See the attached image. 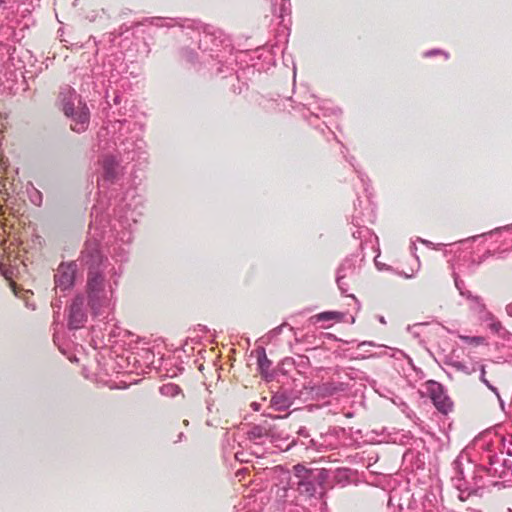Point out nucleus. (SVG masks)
I'll return each mask as SVG.
<instances>
[{"instance_id":"obj_1","label":"nucleus","mask_w":512,"mask_h":512,"mask_svg":"<svg viewBox=\"0 0 512 512\" xmlns=\"http://www.w3.org/2000/svg\"><path fill=\"white\" fill-rule=\"evenodd\" d=\"M427 394L431 398L437 410L443 414H448L453 409V402L444 393L443 386L433 380L426 382Z\"/></svg>"},{"instance_id":"obj_2","label":"nucleus","mask_w":512,"mask_h":512,"mask_svg":"<svg viewBox=\"0 0 512 512\" xmlns=\"http://www.w3.org/2000/svg\"><path fill=\"white\" fill-rule=\"evenodd\" d=\"M74 277H75V264L62 263L58 267L57 273L55 274V283L62 290H66L73 285Z\"/></svg>"},{"instance_id":"obj_3","label":"nucleus","mask_w":512,"mask_h":512,"mask_svg":"<svg viewBox=\"0 0 512 512\" xmlns=\"http://www.w3.org/2000/svg\"><path fill=\"white\" fill-rule=\"evenodd\" d=\"M71 129L77 133L85 131L89 124V110L86 104L78 102L77 111L74 117H71Z\"/></svg>"},{"instance_id":"obj_4","label":"nucleus","mask_w":512,"mask_h":512,"mask_svg":"<svg viewBox=\"0 0 512 512\" xmlns=\"http://www.w3.org/2000/svg\"><path fill=\"white\" fill-rule=\"evenodd\" d=\"M86 320L83 311V298H76L70 306L69 325L73 329L80 328Z\"/></svg>"},{"instance_id":"obj_5","label":"nucleus","mask_w":512,"mask_h":512,"mask_svg":"<svg viewBox=\"0 0 512 512\" xmlns=\"http://www.w3.org/2000/svg\"><path fill=\"white\" fill-rule=\"evenodd\" d=\"M271 406L277 411H284L290 407V398L283 392H278L270 400Z\"/></svg>"},{"instance_id":"obj_6","label":"nucleus","mask_w":512,"mask_h":512,"mask_svg":"<svg viewBox=\"0 0 512 512\" xmlns=\"http://www.w3.org/2000/svg\"><path fill=\"white\" fill-rule=\"evenodd\" d=\"M103 278L97 272H90L88 275V289L90 294L100 291L102 287ZM92 297V295H90Z\"/></svg>"},{"instance_id":"obj_7","label":"nucleus","mask_w":512,"mask_h":512,"mask_svg":"<svg viewBox=\"0 0 512 512\" xmlns=\"http://www.w3.org/2000/svg\"><path fill=\"white\" fill-rule=\"evenodd\" d=\"M298 490L301 494H306L310 497L316 493V487L311 479L299 480Z\"/></svg>"},{"instance_id":"obj_8","label":"nucleus","mask_w":512,"mask_h":512,"mask_svg":"<svg viewBox=\"0 0 512 512\" xmlns=\"http://www.w3.org/2000/svg\"><path fill=\"white\" fill-rule=\"evenodd\" d=\"M317 321H341L343 316L339 312L327 311L314 316Z\"/></svg>"},{"instance_id":"obj_9","label":"nucleus","mask_w":512,"mask_h":512,"mask_svg":"<svg viewBox=\"0 0 512 512\" xmlns=\"http://www.w3.org/2000/svg\"><path fill=\"white\" fill-rule=\"evenodd\" d=\"M293 469L295 476L300 480H307L311 478V471L308 470L305 466L297 464Z\"/></svg>"},{"instance_id":"obj_10","label":"nucleus","mask_w":512,"mask_h":512,"mask_svg":"<svg viewBox=\"0 0 512 512\" xmlns=\"http://www.w3.org/2000/svg\"><path fill=\"white\" fill-rule=\"evenodd\" d=\"M459 337L465 343L473 345V346H478L484 342V338L480 337V336L470 337V336L460 335Z\"/></svg>"},{"instance_id":"obj_11","label":"nucleus","mask_w":512,"mask_h":512,"mask_svg":"<svg viewBox=\"0 0 512 512\" xmlns=\"http://www.w3.org/2000/svg\"><path fill=\"white\" fill-rule=\"evenodd\" d=\"M64 114L67 116V117H74V114L76 113L77 111V107L74 106L73 103L71 102H65L63 103V108H62Z\"/></svg>"},{"instance_id":"obj_12","label":"nucleus","mask_w":512,"mask_h":512,"mask_svg":"<svg viewBox=\"0 0 512 512\" xmlns=\"http://www.w3.org/2000/svg\"><path fill=\"white\" fill-rule=\"evenodd\" d=\"M104 169H105L106 176L108 178L114 177V168H113V160L112 159L105 160Z\"/></svg>"},{"instance_id":"obj_13","label":"nucleus","mask_w":512,"mask_h":512,"mask_svg":"<svg viewBox=\"0 0 512 512\" xmlns=\"http://www.w3.org/2000/svg\"><path fill=\"white\" fill-rule=\"evenodd\" d=\"M484 375H485V368L484 366H482V369H481V379L482 381L487 384V380L484 378Z\"/></svg>"},{"instance_id":"obj_14","label":"nucleus","mask_w":512,"mask_h":512,"mask_svg":"<svg viewBox=\"0 0 512 512\" xmlns=\"http://www.w3.org/2000/svg\"><path fill=\"white\" fill-rule=\"evenodd\" d=\"M67 93L72 95V94H75V91L69 87V88H67Z\"/></svg>"},{"instance_id":"obj_15","label":"nucleus","mask_w":512,"mask_h":512,"mask_svg":"<svg viewBox=\"0 0 512 512\" xmlns=\"http://www.w3.org/2000/svg\"><path fill=\"white\" fill-rule=\"evenodd\" d=\"M1 2H4V0H0Z\"/></svg>"}]
</instances>
